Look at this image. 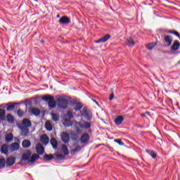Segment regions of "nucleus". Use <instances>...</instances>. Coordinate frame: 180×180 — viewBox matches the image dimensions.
<instances>
[{
  "label": "nucleus",
  "instance_id": "obj_13",
  "mask_svg": "<svg viewBox=\"0 0 180 180\" xmlns=\"http://www.w3.org/2000/svg\"><path fill=\"white\" fill-rule=\"evenodd\" d=\"M21 130V136L26 137L29 134V128L27 127H20Z\"/></svg>",
  "mask_w": 180,
  "mask_h": 180
},
{
  "label": "nucleus",
  "instance_id": "obj_10",
  "mask_svg": "<svg viewBox=\"0 0 180 180\" xmlns=\"http://www.w3.org/2000/svg\"><path fill=\"white\" fill-rule=\"evenodd\" d=\"M179 47H180L179 41H174L173 44L171 46V50H172V51H176L179 50Z\"/></svg>",
  "mask_w": 180,
  "mask_h": 180
},
{
  "label": "nucleus",
  "instance_id": "obj_11",
  "mask_svg": "<svg viewBox=\"0 0 180 180\" xmlns=\"http://www.w3.org/2000/svg\"><path fill=\"white\" fill-rule=\"evenodd\" d=\"M110 39V34H106L98 40L96 41L95 43H106V41Z\"/></svg>",
  "mask_w": 180,
  "mask_h": 180
},
{
  "label": "nucleus",
  "instance_id": "obj_35",
  "mask_svg": "<svg viewBox=\"0 0 180 180\" xmlns=\"http://www.w3.org/2000/svg\"><path fill=\"white\" fill-rule=\"evenodd\" d=\"M78 151H81V146H78L75 148L71 150L72 154H75V153H78Z\"/></svg>",
  "mask_w": 180,
  "mask_h": 180
},
{
  "label": "nucleus",
  "instance_id": "obj_32",
  "mask_svg": "<svg viewBox=\"0 0 180 180\" xmlns=\"http://www.w3.org/2000/svg\"><path fill=\"white\" fill-rule=\"evenodd\" d=\"M62 151L65 155H68V148H67V146L63 145L62 146Z\"/></svg>",
  "mask_w": 180,
  "mask_h": 180
},
{
  "label": "nucleus",
  "instance_id": "obj_8",
  "mask_svg": "<svg viewBox=\"0 0 180 180\" xmlns=\"http://www.w3.org/2000/svg\"><path fill=\"white\" fill-rule=\"evenodd\" d=\"M79 140L82 144L86 143L88 141H89V134H83Z\"/></svg>",
  "mask_w": 180,
  "mask_h": 180
},
{
  "label": "nucleus",
  "instance_id": "obj_6",
  "mask_svg": "<svg viewBox=\"0 0 180 180\" xmlns=\"http://www.w3.org/2000/svg\"><path fill=\"white\" fill-rule=\"evenodd\" d=\"M61 140L63 143H68L70 141V135L66 132H62L60 134Z\"/></svg>",
  "mask_w": 180,
  "mask_h": 180
},
{
  "label": "nucleus",
  "instance_id": "obj_4",
  "mask_svg": "<svg viewBox=\"0 0 180 180\" xmlns=\"http://www.w3.org/2000/svg\"><path fill=\"white\" fill-rule=\"evenodd\" d=\"M82 117H84V119H86V120H92V113L88 110V109L86 108H83L82 111Z\"/></svg>",
  "mask_w": 180,
  "mask_h": 180
},
{
  "label": "nucleus",
  "instance_id": "obj_34",
  "mask_svg": "<svg viewBox=\"0 0 180 180\" xmlns=\"http://www.w3.org/2000/svg\"><path fill=\"white\" fill-rule=\"evenodd\" d=\"M82 109V104L77 103L75 105V110L78 111Z\"/></svg>",
  "mask_w": 180,
  "mask_h": 180
},
{
  "label": "nucleus",
  "instance_id": "obj_46",
  "mask_svg": "<svg viewBox=\"0 0 180 180\" xmlns=\"http://www.w3.org/2000/svg\"><path fill=\"white\" fill-rule=\"evenodd\" d=\"M141 116H143V117L146 116V113L141 114Z\"/></svg>",
  "mask_w": 180,
  "mask_h": 180
},
{
  "label": "nucleus",
  "instance_id": "obj_31",
  "mask_svg": "<svg viewBox=\"0 0 180 180\" xmlns=\"http://www.w3.org/2000/svg\"><path fill=\"white\" fill-rule=\"evenodd\" d=\"M52 120L53 122H57L60 120V116L57 114L51 113Z\"/></svg>",
  "mask_w": 180,
  "mask_h": 180
},
{
  "label": "nucleus",
  "instance_id": "obj_33",
  "mask_svg": "<svg viewBox=\"0 0 180 180\" xmlns=\"http://www.w3.org/2000/svg\"><path fill=\"white\" fill-rule=\"evenodd\" d=\"M51 144L53 148H57V140H56L54 138L51 139Z\"/></svg>",
  "mask_w": 180,
  "mask_h": 180
},
{
  "label": "nucleus",
  "instance_id": "obj_14",
  "mask_svg": "<svg viewBox=\"0 0 180 180\" xmlns=\"http://www.w3.org/2000/svg\"><path fill=\"white\" fill-rule=\"evenodd\" d=\"M29 113L31 115H34L35 116H39V115H40V110L35 108H32L29 110Z\"/></svg>",
  "mask_w": 180,
  "mask_h": 180
},
{
  "label": "nucleus",
  "instance_id": "obj_25",
  "mask_svg": "<svg viewBox=\"0 0 180 180\" xmlns=\"http://www.w3.org/2000/svg\"><path fill=\"white\" fill-rule=\"evenodd\" d=\"M11 151H16V150H19V143H13L11 145Z\"/></svg>",
  "mask_w": 180,
  "mask_h": 180
},
{
  "label": "nucleus",
  "instance_id": "obj_45",
  "mask_svg": "<svg viewBox=\"0 0 180 180\" xmlns=\"http://www.w3.org/2000/svg\"><path fill=\"white\" fill-rule=\"evenodd\" d=\"M160 141H161V143H160V141H159V143H160V146H161V144H163V143H162V139H160Z\"/></svg>",
  "mask_w": 180,
  "mask_h": 180
},
{
  "label": "nucleus",
  "instance_id": "obj_39",
  "mask_svg": "<svg viewBox=\"0 0 180 180\" xmlns=\"http://www.w3.org/2000/svg\"><path fill=\"white\" fill-rule=\"evenodd\" d=\"M6 109L8 112L11 110H13V109H15V105L13 104H10L7 106Z\"/></svg>",
  "mask_w": 180,
  "mask_h": 180
},
{
  "label": "nucleus",
  "instance_id": "obj_44",
  "mask_svg": "<svg viewBox=\"0 0 180 180\" xmlns=\"http://www.w3.org/2000/svg\"><path fill=\"white\" fill-rule=\"evenodd\" d=\"M110 101H112L113 99V94H111L109 97Z\"/></svg>",
  "mask_w": 180,
  "mask_h": 180
},
{
  "label": "nucleus",
  "instance_id": "obj_26",
  "mask_svg": "<svg viewBox=\"0 0 180 180\" xmlns=\"http://www.w3.org/2000/svg\"><path fill=\"white\" fill-rule=\"evenodd\" d=\"M155 46H157V41L156 42H153V43H150L148 44H147L146 46V49L148 50H153V49H154V47H155Z\"/></svg>",
  "mask_w": 180,
  "mask_h": 180
},
{
  "label": "nucleus",
  "instance_id": "obj_18",
  "mask_svg": "<svg viewBox=\"0 0 180 180\" xmlns=\"http://www.w3.org/2000/svg\"><path fill=\"white\" fill-rule=\"evenodd\" d=\"M16 159L13 157L8 158L6 160V164L8 165L12 166L15 164Z\"/></svg>",
  "mask_w": 180,
  "mask_h": 180
},
{
  "label": "nucleus",
  "instance_id": "obj_29",
  "mask_svg": "<svg viewBox=\"0 0 180 180\" xmlns=\"http://www.w3.org/2000/svg\"><path fill=\"white\" fill-rule=\"evenodd\" d=\"M1 151L3 154H8V145H3Z\"/></svg>",
  "mask_w": 180,
  "mask_h": 180
},
{
  "label": "nucleus",
  "instance_id": "obj_28",
  "mask_svg": "<svg viewBox=\"0 0 180 180\" xmlns=\"http://www.w3.org/2000/svg\"><path fill=\"white\" fill-rule=\"evenodd\" d=\"M51 99H54V97L51 96H44L42 97V101H44L45 102H49Z\"/></svg>",
  "mask_w": 180,
  "mask_h": 180
},
{
  "label": "nucleus",
  "instance_id": "obj_17",
  "mask_svg": "<svg viewBox=\"0 0 180 180\" xmlns=\"http://www.w3.org/2000/svg\"><path fill=\"white\" fill-rule=\"evenodd\" d=\"M59 23H61L62 25H65L67 23H70V18L64 16L62 17L60 20H59Z\"/></svg>",
  "mask_w": 180,
  "mask_h": 180
},
{
  "label": "nucleus",
  "instance_id": "obj_27",
  "mask_svg": "<svg viewBox=\"0 0 180 180\" xmlns=\"http://www.w3.org/2000/svg\"><path fill=\"white\" fill-rule=\"evenodd\" d=\"M6 120L8 122V123H13V121L15 120V118L12 115L8 114L6 116Z\"/></svg>",
  "mask_w": 180,
  "mask_h": 180
},
{
  "label": "nucleus",
  "instance_id": "obj_36",
  "mask_svg": "<svg viewBox=\"0 0 180 180\" xmlns=\"http://www.w3.org/2000/svg\"><path fill=\"white\" fill-rule=\"evenodd\" d=\"M146 152L148 153V154H149V155L152 156V158H156L157 154H155L154 153V151H153V150H146Z\"/></svg>",
  "mask_w": 180,
  "mask_h": 180
},
{
  "label": "nucleus",
  "instance_id": "obj_2",
  "mask_svg": "<svg viewBox=\"0 0 180 180\" xmlns=\"http://www.w3.org/2000/svg\"><path fill=\"white\" fill-rule=\"evenodd\" d=\"M74 117V115L71 111H68L67 115L63 117V124L67 127H70V126H72V122H71V119Z\"/></svg>",
  "mask_w": 180,
  "mask_h": 180
},
{
  "label": "nucleus",
  "instance_id": "obj_19",
  "mask_svg": "<svg viewBox=\"0 0 180 180\" xmlns=\"http://www.w3.org/2000/svg\"><path fill=\"white\" fill-rule=\"evenodd\" d=\"M5 116H6L5 110L0 109V122H2V120H5Z\"/></svg>",
  "mask_w": 180,
  "mask_h": 180
},
{
  "label": "nucleus",
  "instance_id": "obj_1",
  "mask_svg": "<svg viewBox=\"0 0 180 180\" xmlns=\"http://www.w3.org/2000/svg\"><path fill=\"white\" fill-rule=\"evenodd\" d=\"M56 102L58 106L61 108V109H67V108H68V100L67 99V97L64 96H57Z\"/></svg>",
  "mask_w": 180,
  "mask_h": 180
},
{
  "label": "nucleus",
  "instance_id": "obj_23",
  "mask_svg": "<svg viewBox=\"0 0 180 180\" xmlns=\"http://www.w3.org/2000/svg\"><path fill=\"white\" fill-rule=\"evenodd\" d=\"M13 140V134L12 133L8 134L6 136V143H11Z\"/></svg>",
  "mask_w": 180,
  "mask_h": 180
},
{
  "label": "nucleus",
  "instance_id": "obj_43",
  "mask_svg": "<svg viewBox=\"0 0 180 180\" xmlns=\"http://www.w3.org/2000/svg\"><path fill=\"white\" fill-rule=\"evenodd\" d=\"M114 141H115V143H117V144H119L120 146H123V144H124V143H123L122 141H120V140H119V139H115Z\"/></svg>",
  "mask_w": 180,
  "mask_h": 180
},
{
  "label": "nucleus",
  "instance_id": "obj_41",
  "mask_svg": "<svg viewBox=\"0 0 180 180\" xmlns=\"http://www.w3.org/2000/svg\"><path fill=\"white\" fill-rule=\"evenodd\" d=\"M17 114L19 116V117H22V116H23V115H25V112H23V110H18L17 111Z\"/></svg>",
  "mask_w": 180,
  "mask_h": 180
},
{
  "label": "nucleus",
  "instance_id": "obj_20",
  "mask_svg": "<svg viewBox=\"0 0 180 180\" xmlns=\"http://www.w3.org/2000/svg\"><path fill=\"white\" fill-rule=\"evenodd\" d=\"M45 127L46 130H48L49 131H51V130H53V126L51 125V122L46 121L45 123Z\"/></svg>",
  "mask_w": 180,
  "mask_h": 180
},
{
  "label": "nucleus",
  "instance_id": "obj_21",
  "mask_svg": "<svg viewBox=\"0 0 180 180\" xmlns=\"http://www.w3.org/2000/svg\"><path fill=\"white\" fill-rule=\"evenodd\" d=\"M32 143H30V141L27 140H24L22 143L23 148H29V147H30Z\"/></svg>",
  "mask_w": 180,
  "mask_h": 180
},
{
  "label": "nucleus",
  "instance_id": "obj_24",
  "mask_svg": "<svg viewBox=\"0 0 180 180\" xmlns=\"http://www.w3.org/2000/svg\"><path fill=\"white\" fill-rule=\"evenodd\" d=\"M56 105L57 103H56V101H54V98L49 101V106L51 109H53Z\"/></svg>",
  "mask_w": 180,
  "mask_h": 180
},
{
  "label": "nucleus",
  "instance_id": "obj_5",
  "mask_svg": "<svg viewBox=\"0 0 180 180\" xmlns=\"http://www.w3.org/2000/svg\"><path fill=\"white\" fill-rule=\"evenodd\" d=\"M30 157H32V151L27 150L25 153L22 154V161H27V162H29V160H30Z\"/></svg>",
  "mask_w": 180,
  "mask_h": 180
},
{
  "label": "nucleus",
  "instance_id": "obj_37",
  "mask_svg": "<svg viewBox=\"0 0 180 180\" xmlns=\"http://www.w3.org/2000/svg\"><path fill=\"white\" fill-rule=\"evenodd\" d=\"M167 33H170L171 34H174L177 37H179V32H178L175 30H169L167 32Z\"/></svg>",
  "mask_w": 180,
  "mask_h": 180
},
{
  "label": "nucleus",
  "instance_id": "obj_40",
  "mask_svg": "<svg viewBox=\"0 0 180 180\" xmlns=\"http://www.w3.org/2000/svg\"><path fill=\"white\" fill-rule=\"evenodd\" d=\"M44 158L47 161H50V160H53V155H45Z\"/></svg>",
  "mask_w": 180,
  "mask_h": 180
},
{
  "label": "nucleus",
  "instance_id": "obj_12",
  "mask_svg": "<svg viewBox=\"0 0 180 180\" xmlns=\"http://www.w3.org/2000/svg\"><path fill=\"white\" fill-rule=\"evenodd\" d=\"M165 43L167 44L168 46H171V44H172V41L174 40V39L172 38V36L171 35H167L166 37H165L164 39Z\"/></svg>",
  "mask_w": 180,
  "mask_h": 180
},
{
  "label": "nucleus",
  "instance_id": "obj_3",
  "mask_svg": "<svg viewBox=\"0 0 180 180\" xmlns=\"http://www.w3.org/2000/svg\"><path fill=\"white\" fill-rule=\"evenodd\" d=\"M77 128H76V131L78 134H81L82 130L80 129H89L91 127V123L88 122H84L83 124H82L81 122H77L76 124ZM80 127V129H79Z\"/></svg>",
  "mask_w": 180,
  "mask_h": 180
},
{
  "label": "nucleus",
  "instance_id": "obj_30",
  "mask_svg": "<svg viewBox=\"0 0 180 180\" xmlns=\"http://www.w3.org/2000/svg\"><path fill=\"white\" fill-rule=\"evenodd\" d=\"M126 44H127V46H129V47H133L134 46H135L136 45V42L134 41V40H127V41H126Z\"/></svg>",
  "mask_w": 180,
  "mask_h": 180
},
{
  "label": "nucleus",
  "instance_id": "obj_47",
  "mask_svg": "<svg viewBox=\"0 0 180 180\" xmlns=\"http://www.w3.org/2000/svg\"><path fill=\"white\" fill-rule=\"evenodd\" d=\"M145 115H146H146H149V112H145Z\"/></svg>",
  "mask_w": 180,
  "mask_h": 180
},
{
  "label": "nucleus",
  "instance_id": "obj_7",
  "mask_svg": "<svg viewBox=\"0 0 180 180\" xmlns=\"http://www.w3.org/2000/svg\"><path fill=\"white\" fill-rule=\"evenodd\" d=\"M21 127H27L29 129V127H32V122H30V120H29V119L27 118H25L22 120V125Z\"/></svg>",
  "mask_w": 180,
  "mask_h": 180
},
{
  "label": "nucleus",
  "instance_id": "obj_22",
  "mask_svg": "<svg viewBox=\"0 0 180 180\" xmlns=\"http://www.w3.org/2000/svg\"><path fill=\"white\" fill-rule=\"evenodd\" d=\"M40 158V156L37 154H34L32 155L31 158H30L29 162H34L36 160H39Z\"/></svg>",
  "mask_w": 180,
  "mask_h": 180
},
{
  "label": "nucleus",
  "instance_id": "obj_15",
  "mask_svg": "<svg viewBox=\"0 0 180 180\" xmlns=\"http://www.w3.org/2000/svg\"><path fill=\"white\" fill-rule=\"evenodd\" d=\"M41 141L42 143L46 146V144H49V141H50V139H49V136H47V135L43 134L41 136Z\"/></svg>",
  "mask_w": 180,
  "mask_h": 180
},
{
  "label": "nucleus",
  "instance_id": "obj_9",
  "mask_svg": "<svg viewBox=\"0 0 180 180\" xmlns=\"http://www.w3.org/2000/svg\"><path fill=\"white\" fill-rule=\"evenodd\" d=\"M37 153L39 154V155H41L44 153V148L43 147V145L41 143H38L36 146Z\"/></svg>",
  "mask_w": 180,
  "mask_h": 180
},
{
  "label": "nucleus",
  "instance_id": "obj_38",
  "mask_svg": "<svg viewBox=\"0 0 180 180\" xmlns=\"http://www.w3.org/2000/svg\"><path fill=\"white\" fill-rule=\"evenodd\" d=\"M6 163V162L5 161V159H0V168H4Z\"/></svg>",
  "mask_w": 180,
  "mask_h": 180
},
{
  "label": "nucleus",
  "instance_id": "obj_16",
  "mask_svg": "<svg viewBox=\"0 0 180 180\" xmlns=\"http://www.w3.org/2000/svg\"><path fill=\"white\" fill-rule=\"evenodd\" d=\"M123 120H124V118L122 116H117L115 120V123L117 126H119L122 124Z\"/></svg>",
  "mask_w": 180,
  "mask_h": 180
},
{
  "label": "nucleus",
  "instance_id": "obj_42",
  "mask_svg": "<svg viewBox=\"0 0 180 180\" xmlns=\"http://www.w3.org/2000/svg\"><path fill=\"white\" fill-rule=\"evenodd\" d=\"M56 157L59 160H64V158H65V156H64L63 154H60V153L57 154Z\"/></svg>",
  "mask_w": 180,
  "mask_h": 180
}]
</instances>
